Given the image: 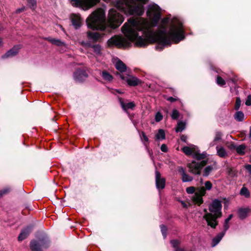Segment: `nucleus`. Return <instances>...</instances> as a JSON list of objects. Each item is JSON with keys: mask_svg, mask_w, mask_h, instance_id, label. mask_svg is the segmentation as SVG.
I'll list each match as a JSON object with an SVG mask.
<instances>
[{"mask_svg": "<svg viewBox=\"0 0 251 251\" xmlns=\"http://www.w3.org/2000/svg\"><path fill=\"white\" fill-rule=\"evenodd\" d=\"M147 15L152 22L142 18H129L122 27V32L128 40L113 37L108 40V46L126 47L130 42H134L136 46L144 47L151 43L158 42L163 46H169L172 42L178 43L184 39L182 23L176 18L163 19L158 30L153 31L152 27L157 25L161 17V9L157 4L149 5Z\"/></svg>", "mask_w": 251, "mask_h": 251, "instance_id": "obj_1", "label": "nucleus"}, {"mask_svg": "<svg viewBox=\"0 0 251 251\" xmlns=\"http://www.w3.org/2000/svg\"><path fill=\"white\" fill-rule=\"evenodd\" d=\"M136 0L139 3H137L134 0H116L114 4L117 9L126 14L142 16L144 13V4L148 0Z\"/></svg>", "mask_w": 251, "mask_h": 251, "instance_id": "obj_2", "label": "nucleus"}, {"mask_svg": "<svg viewBox=\"0 0 251 251\" xmlns=\"http://www.w3.org/2000/svg\"><path fill=\"white\" fill-rule=\"evenodd\" d=\"M222 207L221 202L215 200L209 205V212L206 209L204 210L205 214L203 218L206 221L207 225L212 228L216 227L218 224L217 219L222 216Z\"/></svg>", "mask_w": 251, "mask_h": 251, "instance_id": "obj_3", "label": "nucleus"}, {"mask_svg": "<svg viewBox=\"0 0 251 251\" xmlns=\"http://www.w3.org/2000/svg\"><path fill=\"white\" fill-rule=\"evenodd\" d=\"M86 24L93 30H104L106 25L104 10L101 8L97 9L87 18Z\"/></svg>", "mask_w": 251, "mask_h": 251, "instance_id": "obj_4", "label": "nucleus"}, {"mask_svg": "<svg viewBox=\"0 0 251 251\" xmlns=\"http://www.w3.org/2000/svg\"><path fill=\"white\" fill-rule=\"evenodd\" d=\"M204 186L197 188L196 193L192 198V201L199 205L203 203L202 197L205 195L206 190L211 189L212 184L210 181H206L204 183Z\"/></svg>", "mask_w": 251, "mask_h": 251, "instance_id": "obj_5", "label": "nucleus"}, {"mask_svg": "<svg viewBox=\"0 0 251 251\" xmlns=\"http://www.w3.org/2000/svg\"><path fill=\"white\" fill-rule=\"evenodd\" d=\"M123 16L114 8L109 10L108 16V23L109 26L113 28H116L123 22Z\"/></svg>", "mask_w": 251, "mask_h": 251, "instance_id": "obj_6", "label": "nucleus"}, {"mask_svg": "<svg viewBox=\"0 0 251 251\" xmlns=\"http://www.w3.org/2000/svg\"><path fill=\"white\" fill-rule=\"evenodd\" d=\"M183 152L186 155H192L197 160H200L206 157V153L203 152L200 153L197 146L190 144L189 146H185L182 149Z\"/></svg>", "mask_w": 251, "mask_h": 251, "instance_id": "obj_7", "label": "nucleus"}, {"mask_svg": "<svg viewBox=\"0 0 251 251\" xmlns=\"http://www.w3.org/2000/svg\"><path fill=\"white\" fill-rule=\"evenodd\" d=\"M104 0L108 2L110 0ZM100 0H71V3L74 6L87 10L95 5Z\"/></svg>", "mask_w": 251, "mask_h": 251, "instance_id": "obj_8", "label": "nucleus"}, {"mask_svg": "<svg viewBox=\"0 0 251 251\" xmlns=\"http://www.w3.org/2000/svg\"><path fill=\"white\" fill-rule=\"evenodd\" d=\"M50 246V241L47 237L33 240L30 242V248L32 251H42L43 249L48 248Z\"/></svg>", "mask_w": 251, "mask_h": 251, "instance_id": "obj_9", "label": "nucleus"}, {"mask_svg": "<svg viewBox=\"0 0 251 251\" xmlns=\"http://www.w3.org/2000/svg\"><path fill=\"white\" fill-rule=\"evenodd\" d=\"M206 164V161H202L200 162L193 161L187 164L189 169V172L194 175H200L202 168Z\"/></svg>", "mask_w": 251, "mask_h": 251, "instance_id": "obj_10", "label": "nucleus"}, {"mask_svg": "<svg viewBox=\"0 0 251 251\" xmlns=\"http://www.w3.org/2000/svg\"><path fill=\"white\" fill-rule=\"evenodd\" d=\"M118 75L121 79L126 81L130 86H137L141 82L140 79L133 75H125L123 74H118Z\"/></svg>", "mask_w": 251, "mask_h": 251, "instance_id": "obj_11", "label": "nucleus"}, {"mask_svg": "<svg viewBox=\"0 0 251 251\" xmlns=\"http://www.w3.org/2000/svg\"><path fill=\"white\" fill-rule=\"evenodd\" d=\"M165 179L161 177L160 173L157 171H155V184L157 189H163L165 187Z\"/></svg>", "mask_w": 251, "mask_h": 251, "instance_id": "obj_12", "label": "nucleus"}, {"mask_svg": "<svg viewBox=\"0 0 251 251\" xmlns=\"http://www.w3.org/2000/svg\"><path fill=\"white\" fill-rule=\"evenodd\" d=\"M88 76V75L83 70H77L74 74L75 80L77 82H82Z\"/></svg>", "mask_w": 251, "mask_h": 251, "instance_id": "obj_13", "label": "nucleus"}, {"mask_svg": "<svg viewBox=\"0 0 251 251\" xmlns=\"http://www.w3.org/2000/svg\"><path fill=\"white\" fill-rule=\"evenodd\" d=\"M119 101L120 105L125 111H126L128 109H133L135 106V104L134 102H125L122 98H119Z\"/></svg>", "mask_w": 251, "mask_h": 251, "instance_id": "obj_14", "label": "nucleus"}, {"mask_svg": "<svg viewBox=\"0 0 251 251\" xmlns=\"http://www.w3.org/2000/svg\"><path fill=\"white\" fill-rule=\"evenodd\" d=\"M177 171L181 176V179L183 182H190L193 180V177L187 175L182 167H178Z\"/></svg>", "mask_w": 251, "mask_h": 251, "instance_id": "obj_15", "label": "nucleus"}, {"mask_svg": "<svg viewBox=\"0 0 251 251\" xmlns=\"http://www.w3.org/2000/svg\"><path fill=\"white\" fill-rule=\"evenodd\" d=\"M72 23L75 29L79 28L82 23L80 16L78 15L73 14L72 16Z\"/></svg>", "mask_w": 251, "mask_h": 251, "instance_id": "obj_16", "label": "nucleus"}, {"mask_svg": "<svg viewBox=\"0 0 251 251\" xmlns=\"http://www.w3.org/2000/svg\"><path fill=\"white\" fill-rule=\"evenodd\" d=\"M87 34L88 38L93 42H97L102 37L101 34L96 32L88 31Z\"/></svg>", "mask_w": 251, "mask_h": 251, "instance_id": "obj_17", "label": "nucleus"}, {"mask_svg": "<svg viewBox=\"0 0 251 251\" xmlns=\"http://www.w3.org/2000/svg\"><path fill=\"white\" fill-rule=\"evenodd\" d=\"M31 227H27L24 229L18 236V240L20 241H23L25 239L31 231Z\"/></svg>", "mask_w": 251, "mask_h": 251, "instance_id": "obj_18", "label": "nucleus"}, {"mask_svg": "<svg viewBox=\"0 0 251 251\" xmlns=\"http://www.w3.org/2000/svg\"><path fill=\"white\" fill-rule=\"evenodd\" d=\"M115 66L121 73L126 72V64L120 60H118L115 64Z\"/></svg>", "mask_w": 251, "mask_h": 251, "instance_id": "obj_19", "label": "nucleus"}, {"mask_svg": "<svg viewBox=\"0 0 251 251\" xmlns=\"http://www.w3.org/2000/svg\"><path fill=\"white\" fill-rule=\"evenodd\" d=\"M250 212V209L249 208H240L238 210V215L239 218L242 220L246 218Z\"/></svg>", "mask_w": 251, "mask_h": 251, "instance_id": "obj_20", "label": "nucleus"}, {"mask_svg": "<svg viewBox=\"0 0 251 251\" xmlns=\"http://www.w3.org/2000/svg\"><path fill=\"white\" fill-rule=\"evenodd\" d=\"M90 47L93 49L94 55L96 57L101 56L102 55L101 47L99 45H91Z\"/></svg>", "mask_w": 251, "mask_h": 251, "instance_id": "obj_21", "label": "nucleus"}, {"mask_svg": "<svg viewBox=\"0 0 251 251\" xmlns=\"http://www.w3.org/2000/svg\"><path fill=\"white\" fill-rule=\"evenodd\" d=\"M20 48L19 46H15L12 49L8 50L5 54L4 55L3 57H12L15 56L17 54L19 51Z\"/></svg>", "mask_w": 251, "mask_h": 251, "instance_id": "obj_22", "label": "nucleus"}, {"mask_svg": "<svg viewBox=\"0 0 251 251\" xmlns=\"http://www.w3.org/2000/svg\"><path fill=\"white\" fill-rule=\"evenodd\" d=\"M225 234V232H221L215 237L212 240V246L215 247L216 246L221 240Z\"/></svg>", "mask_w": 251, "mask_h": 251, "instance_id": "obj_23", "label": "nucleus"}, {"mask_svg": "<svg viewBox=\"0 0 251 251\" xmlns=\"http://www.w3.org/2000/svg\"><path fill=\"white\" fill-rule=\"evenodd\" d=\"M46 39L50 42L52 44L58 46H65L64 42H62L60 40L58 39L52 38L51 37L46 38Z\"/></svg>", "mask_w": 251, "mask_h": 251, "instance_id": "obj_24", "label": "nucleus"}, {"mask_svg": "<svg viewBox=\"0 0 251 251\" xmlns=\"http://www.w3.org/2000/svg\"><path fill=\"white\" fill-rule=\"evenodd\" d=\"M217 153L220 157L225 158L227 156V153L225 149L222 147H216Z\"/></svg>", "mask_w": 251, "mask_h": 251, "instance_id": "obj_25", "label": "nucleus"}, {"mask_svg": "<svg viewBox=\"0 0 251 251\" xmlns=\"http://www.w3.org/2000/svg\"><path fill=\"white\" fill-rule=\"evenodd\" d=\"M102 78L107 81L110 82L113 80V76L106 71H103L100 74Z\"/></svg>", "mask_w": 251, "mask_h": 251, "instance_id": "obj_26", "label": "nucleus"}, {"mask_svg": "<svg viewBox=\"0 0 251 251\" xmlns=\"http://www.w3.org/2000/svg\"><path fill=\"white\" fill-rule=\"evenodd\" d=\"M244 114L241 111H237L234 115V119L238 122L243 121L244 119Z\"/></svg>", "mask_w": 251, "mask_h": 251, "instance_id": "obj_27", "label": "nucleus"}, {"mask_svg": "<svg viewBox=\"0 0 251 251\" xmlns=\"http://www.w3.org/2000/svg\"><path fill=\"white\" fill-rule=\"evenodd\" d=\"M155 138L157 140H162L165 138V134L164 130L160 129L155 135Z\"/></svg>", "mask_w": 251, "mask_h": 251, "instance_id": "obj_28", "label": "nucleus"}, {"mask_svg": "<svg viewBox=\"0 0 251 251\" xmlns=\"http://www.w3.org/2000/svg\"><path fill=\"white\" fill-rule=\"evenodd\" d=\"M240 194L241 196H244L245 198H248L250 197V193L247 188L246 187H243L240 191Z\"/></svg>", "mask_w": 251, "mask_h": 251, "instance_id": "obj_29", "label": "nucleus"}, {"mask_svg": "<svg viewBox=\"0 0 251 251\" xmlns=\"http://www.w3.org/2000/svg\"><path fill=\"white\" fill-rule=\"evenodd\" d=\"M222 133L220 132H216L215 137L213 142L210 144V146H214L216 144V142L221 139Z\"/></svg>", "mask_w": 251, "mask_h": 251, "instance_id": "obj_30", "label": "nucleus"}, {"mask_svg": "<svg viewBox=\"0 0 251 251\" xmlns=\"http://www.w3.org/2000/svg\"><path fill=\"white\" fill-rule=\"evenodd\" d=\"M213 170V167H212V166H207L204 169L203 175L205 176H207Z\"/></svg>", "mask_w": 251, "mask_h": 251, "instance_id": "obj_31", "label": "nucleus"}, {"mask_svg": "<svg viewBox=\"0 0 251 251\" xmlns=\"http://www.w3.org/2000/svg\"><path fill=\"white\" fill-rule=\"evenodd\" d=\"M185 128V124L182 122H179L176 127V132L182 131Z\"/></svg>", "mask_w": 251, "mask_h": 251, "instance_id": "obj_32", "label": "nucleus"}, {"mask_svg": "<svg viewBox=\"0 0 251 251\" xmlns=\"http://www.w3.org/2000/svg\"><path fill=\"white\" fill-rule=\"evenodd\" d=\"M141 138L142 141L143 140H144L143 144L144 146L146 147V149H148L149 144V139L144 132H142V136L141 137Z\"/></svg>", "mask_w": 251, "mask_h": 251, "instance_id": "obj_33", "label": "nucleus"}, {"mask_svg": "<svg viewBox=\"0 0 251 251\" xmlns=\"http://www.w3.org/2000/svg\"><path fill=\"white\" fill-rule=\"evenodd\" d=\"M245 150V146L242 145L237 146L236 148V151L240 154H242L244 153Z\"/></svg>", "mask_w": 251, "mask_h": 251, "instance_id": "obj_34", "label": "nucleus"}, {"mask_svg": "<svg viewBox=\"0 0 251 251\" xmlns=\"http://www.w3.org/2000/svg\"><path fill=\"white\" fill-rule=\"evenodd\" d=\"M179 112L176 110L174 109L172 112V114L171 115V117L172 119L176 120L179 118Z\"/></svg>", "mask_w": 251, "mask_h": 251, "instance_id": "obj_35", "label": "nucleus"}, {"mask_svg": "<svg viewBox=\"0 0 251 251\" xmlns=\"http://www.w3.org/2000/svg\"><path fill=\"white\" fill-rule=\"evenodd\" d=\"M160 228H161L162 234L164 237V238H165L167 236V227L164 225H162L160 226Z\"/></svg>", "mask_w": 251, "mask_h": 251, "instance_id": "obj_36", "label": "nucleus"}, {"mask_svg": "<svg viewBox=\"0 0 251 251\" xmlns=\"http://www.w3.org/2000/svg\"><path fill=\"white\" fill-rule=\"evenodd\" d=\"M196 190H197V189H196L194 187L191 186V187H187L186 189V191L188 194H192L193 193L195 194L196 193Z\"/></svg>", "mask_w": 251, "mask_h": 251, "instance_id": "obj_37", "label": "nucleus"}, {"mask_svg": "<svg viewBox=\"0 0 251 251\" xmlns=\"http://www.w3.org/2000/svg\"><path fill=\"white\" fill-rule=\"evenodd\" d=\"M217 83L220 86H223L226 84L225 81L220 76L217 77Z\"/></svg>", "mask_w": 251, "mask_h": 251, "instance_id": "obj_38", "label": "nucleus"}, {"mask_svg": "<svg viewBox=\"0 0 251 251\" xmlns=\"http://www.w3.org/2000/svg\"><path fill=\"white\" fill-rule=\"evenodd\" d=\"M163 116L160 112H157L155 116V121L159 122L162 120Z\"/></svg>", "mask_w": 251, "mask_h": 251, "instance_id": "obj_39", "label": "nucleus"}, {"mask_svg": "<svg viewBox=\"0 0 251 251\" xmlns=\"http://www.w3.org/2000/svg\"><path fill=\"white\" fill-rule=\"evenodd\" d=\"M241 101L239 98H237L236 99L235 105V109L236 110H238L240 106H241Z\"/></svg>", "mask_w": 251, "mask_h": 251, "instance_id": "obj_40", "label": "nucleus"}, {"mask_svg": "<svg viewBox=\"0 0 251 251\" xmlns=\"http://www.w3.org/2000/svg\"><path fill=\"white\" fill-rule=\"evenodd\" d=\"M171 244H172L173 247L176 249V248H178V246L179 245L180 242L177 240H174L171 241Z\"/></svg>", "mask_w": 251, "mask_h": 251, "instance_id": "obj_41", "label": "nucleus"}, {"mask_svg": "<svg viewBox=\"0 0 251 251\" xmlns=\"http://www.w3.org/2000/svg\"><path fill=\"white\" fill-rule=\"evenodd\" d=\"M229 221H227L226 219L225 220L224 225V231L222 232H225V233H226V231L229 228V225L228 223Z\"/></svg>", "mask_w": 251, "mask_h": 251, "instance_id": "obj_42", "label": "nucleus"}, {"mask_svg": "<svg viewBox=\"0 0 251 251\" xmlns=\"http://www.w3.org/2000/svg\"><path fill=\"white\" fill-rule=\"evenodd\" d=\"M27 2L30 7H34L36 5V2L35 0H27Z\"/></svg>", "mask_w": 251, "mask_h": 251, "instance_id": "obj_43", "label": "nucleus"}, {"mask_svg": "<svg viewBox=\"0 0 251 251\" xmlns=\"http://www.w3.org/2000/svg\"><path fill=\"white\" fill-rule=\"evenodd\" d=\"M246 105L250 106L251 105V95L248 96L245 102Z\"/></svg>", "mask_w": 251, "mask_h": 251, "instance_id": "obj_44", "label": "nucleus"}, {"mask_svg": "<svg viewBox=\"0 0 251 251\" xmlns=\"http://www.w3.org/2000/svg\"><path fill=\"white\" fill-rule=\"evenodd\" d=\"M161 150L162 151L166 152L168 151V148L165 144H162L161 146Z\"/></svg>", "mask_w": 251, "mask_h": 251, "instance_id": "obj_45", "label": "nucleus"}, {"mask_svg": "<svg viewBox=\"0 0 251 251\" xmlns=\"http://www.w3.org/2000/svg\"><path fill=\"white\" fill-rule=\"evenodd\" d=\"M245 168L249 172L250 176L251 175V165H246Z\"/></svg>", "mask_w": 251, "mask_h": 251, "instance_id": "obj_46", "label": "nucleus"}, {"mask_svg": "<svg viewBox=\"0 0 251 251\" xmlns=\"http://www.w3.org/2000/svg\"><path fill=\"white\" fill-rule=\"evenodd\" d=\"M180 139L182 141L186 143L187 137L186 135H182L180 137Z\"/></svg>", "mask_w": 251, "mask_h": 251, "instance_id": "obj_47", "label": "nucleus"}, {"mask_svg": "<svg viewBox=\"0 0 251 251\" xmlns=\"http://www.w3.org/2000/svg\"><path fill=\"white\" fill-rule=\"evenodd\" d=\"M167 100H168L170 101V102H172L176 101V100H177V99L176 98H174V97H170L168 98Z\"/></svg>", "mask_w": 251, "mask_h": 251, "instance_id": "obj_48", "label": "nucleus"}, {"mask_svg": "<svg viewBox=\"0 0 251 251\" xmlns=\"http://www.w3.org/2000/svg\"><path fill=\"white\" fill-rule=\"evenodd\" d=\"M9 191V190L7 189H4L1 193H0V197L3 194H5Z\"/></svg>", "mask_w": 251, "mask_h": 251, "instance_id": "obj_49", "label": "nucleus"}, {"mask_svg": "<svg viewBox=\"0 0 251 251\" xmlns=\"http://www.w3.org/2000/svg\"><path fill=\"white\" fill-rule=\"evenodd\" d=\"M233 217V215L232 214H230V215H229V216L227 218H226V221H230V220L231 219V218H232Z\"/></svg>", "mask_w": 251, "mask_h": 251, "instance_id": "obj_50", "label": "nucleus"}, {"mask_svg": "<svg viewBox=\"0 0 251 251\" xmlns=\"http://www.w3.org/2000/svg\"><path fill=\"white\" fill-rule=\"evenodd\" d=\"M175 251H185V250L182 248H178L175 249Z\"/></svg>", "mask_w": 251, "mask_h": 251, "instance_id": "obj_51", "label": "nucleus"}, {"mask_svg": "<svg viewBox=\"0 0 251 251\" xmlns=\"http://www.w3.org/2000/svg\"><path fill=\"white\" fill-rule=\"evenodd\" d=\"M2 45V39L0 38V47Z\"/></svg>", "mask_w": 251, "mask_h": 251, "instance_id": "obj_52", "label": "nucleus"}, {"mask_svg": "<svg viewBox=\"0 0 251 251\" xmlns=\"http://www.w3.org/2000/svg\"><path fill=\"white\" fill-rule=\"evenodd\" d=\"M249 136H250V137H251V127H250Z\"/></svg>", "mask_w": 251, "mask_h": 251, "instance_id": "obj_53", "label": "nucleus"}, {"mask_svg": "<svg viewBox=\"0 0 251 251\" xmlns=\"http://www.w3.org/2000/svg\"><path fill=\"white\" fill-rule=\"evenodd\" d=\"M117 92H118V93H121V92H120L119 90H118V91H117Z\"/></svg>", "mask_w": 251, "mask_h": 251, "instance_id": "obj_54", "label": "nucleus"}, {"mask_svg": "<svg viewBox=\"0 0 251 251\" xmlns=\"http://www.w3.org/2000/svg\"><path fill=\"white\" fill-rule=\"evenodd\" d=\"M250 176V178H251V175Z\"/></svg>", "mask_w": 251, "mask_h": 251, "instance_id": "obj_55", "label": "nucleus"}]
</instances>
